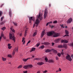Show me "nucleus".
Instances as JSON below:
<instances>
[{"label":"nucleus","instance_id":"1","mask_svg":"<svg viewBox=\"0 0 73 73\" xmlns=\"http://www.w3.org/2000/svg\"><path fill=\"white\" fill-rule=\"evenodd\" d=\"M47 35L48 36H52L53 35L54 37H56L60 36V34L56 33L53 31L48 32L47 33Z\"/></svg>","mask_w":73,"mask_h":73},{"label":"nucleus","instance_id":"2","mask_svg":"<svg viewBox=\"0 0 73 73\" xmlns=\"http://www.w3.org/2000/svg\"><path fill=\"white\" fill-rule=\"evenodd\" d=\"M37 19L36 20V21L35 23V24L36 25V27H37L38 24L40 23V21H39L38 19H39L40 20H42V15H40V14H39L38 16H37Z\"/></svg>","mask_w":73,"mask_h":73},{"label":"nucleus","instance_id":"3","mask_svg":"<svg viewBox=\"0 0 73 73\" xmlns=\"http://www.w3.org/2000/svg\"><path fill=\"white\" fill-rule=\"evenodd\" d=\"M9 39L10 40H12L14 41V42H15V40H16V38L15 37V35L13 34H11V33H9Z\"/></svg>","mask_w":73,"mask_h":73},{"label":"nucleus","instance_id":"4","mask_svg":"<svg viewBox=\"0 0 73 73\" xmlns=\"http://www.w3.org/2000/svg\"><path fill=\"white\" fill-rule=\"evenodd\" d=\"M47 15H48V9L47 8H46L44 11V19H45L47 16Z\"/></svg>","mask_w":73,"mask_h":73},{"label":"nucleus","instance_id":"5","mask_svg":"<svg viewBox=\"0 0 73 73\" xmlns=\"http://www.w3.org/2000/svg\"><path fill=\"white\" fill-rule=\"evenodd\" d=\"M29 23H32V21L33 20V21H35V18L32 17H29Z\"/></svg>","mask_w":73,"mask_h":73},{"label":"nucleus","instance_id":"6","mask_svg":"<svg viewBox=\"0 0 73 73\" xmlns=\"http://www.w3.org/2000/svg\"><path fill=\"white\" fill-rule=\"evenodd\" d=\"M66 58L67 60H68L70 61H71L72 60L70 56L69 55H68L67 56H66Z\"/></svg>","mask_w":73,"mask_h":73},{"label":"nucleus","instance_id":"7","mask_svg":"<svg viewBox=\"0 0 73 73\" xmlns=\"http://www.w3.org/2000/svg\"><path fill=\"white\" fill-rule=\"evenodd\" d=\"M18 50V48H15L14 50L13 51V55H14L15 54V52H16V51H17H17Z\"/></svg>","mask_w":73,"mask_h":73},{"label":"nucleus","instance_id":"8","mask_svg":"<svg viewBox=\"0 0 73 73\" xmlns=\"http://www.w3.org/2000/svg\"><path fill=\"white\" fill-rule=\"evenodd\" d=\"M65 33L66 35H65L64 36V37H65V36H66V37H68V36H69V35H68L69 34V32L68 30H65Z\"/></svg>","mask_w":73,"mask_h":73},{"label":"nucleus","instance_id":"9","mask_svg":"<svg viewBox=\"0 0 73 73\" xmlns=\"http://www.w3.org/2000/svg\"><path fill=\"white\" fill-rule=\"evenodd\" d=\"M72 21V18H70L67 21V23L68 24H70V23H71Z\"/></svg>","mask_w":73,"mask_h":73},{"label":"nucleus","instance_id":"10","mask_svg":"<svg viewBox=\"0 0 73 73\" xmlns=\"http://www.w3.org/2000/svg\"><path fill=\"white\" fill-rule=\"evenodd\" d=\"M42 45H50V43L48 42H44L42 43Z\"/></svg>","mask_w":73,"mask_h":73},{"label":"nucleus","instance_id":"11","mask_svg":"<svg viewBox=\"0 0 73 73\" xmlns=\"http://www.w3.org/2000/svg\"><path fill=\"white\" fill-rule=\"evenodd\" d=\"M62 42H64V43H68V41L66 40H61Z\"/></svg>","mask_w":73,"mask_h":73},{"label":"nucleus","instance_id":"12","mask_svg":"<svg viewBox=\"0 0 73 73\" xmlns=\"http://www.w3.org/2000/svg\"><path fill=\"white\" fill-rule=\"evenodd\" d=\"M44 64V63L42 62H40L38 63L37 64V65H42Z\"/></svg>","mask_w":73,"mask_h":73},{"label":"nucleus","instance_id":"13","mask_svg":"<svg viewBox=\"0 0 73 73\" xmlns=\"http://www.w3.org/2000/svg\"><path fill=\"white\" fill-rule=\"evenodd\" d=\"M45 35V30H44L41 33V36L42 37H43Z\"/></svg>","mask_w":73,"mask_h":73},{"label":"nucleus","instance_id":"14","mask_svg":"<svg viewBox=\"0 0 73 73\" xmlns=\"http://www.w3.org/2000/svg\"><path fill=\"white\" fill-rule=\"evenodd\" d=\"M48 62L49 63H53L54 62V60L51 59L49 60Z\"/></svg>","mask_w":73,"mask_h":73},{"label":"nucleus","instance_id":"15","mask_svg":"<svg viewBox=\"0 0 73 73\" xmlns=\"http://www.w3.org/2000/svg\"><path fill=\"white\" fill-rule=\"evenodd\" d=\"M52 49L50 50L49 49H47L45 51V52H52Z\"/></svg>","mask_w":73,"mask_h":73},{"label":"nucleus","instance_id":"16","mask_svg":"<svg viewBox=\"0 0 73 73\" xmlns=\"http://www.w3.org/2000/svg\"><path fill=\"white\" fill-rule=\"evenodd\" d=\"M52 50L53 53H57V50L54 49H52Z\"/></svg>","mask_w":73,"mask_h":73},{"label":"nucleus","instance_id":"17","mask_svg":"<svg viewBox=\"0 0 73 73\" xmlns=\"http://www.w3.org/2000/svg\"><path fill=\"white\" fill-rule=\"evenodd\" d=\"M9 15L10 17H12V11H11V10H10V11H9Z\"/></svg>","mask_w":73,"mask_h":73},{"label":"nucleus","instance_id":"18","mask_svg":"<svg viewBox=\"0 0 73 73\" xmlns=\"http://www.w3.org/2000/svg\"><path fill=\"white\" fill-rule=\"evenodd\" d=\"M23 68H24V69H28V68H29L28 65L27 66H23Z\"/></svg>","mask_w":73,"mask_h":73},{"label":"nucleus","instance_id":"19","mask_svg":"<svg viewBox=\"0 0 73 73\" xmlns=\"http://www.w3.org/2000/svg\"><path fill=\"white\" fill-rule=\"evenodd\" d=\"M10 29H11V30L12 31H13V32H14V33H15V30L13 29L12 27L10 28Z\"/></svg>","mask_w":73,"mask_h":73},{"label":"nucleus","instance_id":"20","mask_svg":"<svg viewBox=\"0 0 73 73\" xmlns=\"http://www.w3.org/2000/svg\"><path fill=\"white\" fill-rule=\"evenodd\" d=\"M35 49H36V48H32L31 49V50L30 51V52H33V51H35Z\"/></svg>","mask_w":73,"mask_h":73},{"label":"nucleus","instance_id":"21","mask_svg":"<svg viewBox=\"0 0 73 73\" xmlns=\"http://www.w3.org/2000/svg\"><path fill=\"white\" fill-rule=\"evenodd\" d=\"M59 40H60V39H58L56 40L55 42L56 43H57V42H59Z\"/></svg>","mask_w":73,"mask_h":73},{"label":"nucleus","instance_id":"22","mask_svg":"<svg viewBox=\"0 0 73 73\" xmlns=\"http://www.w3.org/2000/svg\"><path fill=\"white\" fill-rule=\"evenodd\" d=\"M58 48H64V46H63L62 45H59L58 46Z\"/></svg>","mask_w":73,"mask_h":73},{"label":"nucleus","instance_id":"23","mask_svg":"<svg viewBox=\"0 0 73 73\" xmlns=\"http://www.w3.org/2000/svg\"><path fill=\"white\" fill-rule=\"evenodd\" d=\"M65 48H66L67 47H68V46L67 45V44H64V45L63 46Z\"/></svg>","mask_w":73,"mask_h":73},{"label":"nucleus","instance_id":"24","mask_svg":"<svg viewBox=\"0 0 73 73\" xmlns=\"http://www.w3.org/2000/svg\"><path fill=\"white\" fill-rule=\"evenodd\" d=\"M28 60H29V58H27V59L24 58L23 59V61L25 62V61H27Z\"/></svg>","mask_w":73,"mask_h":73},{"label":"nucleus","instance_id":"25","mask_svg":"<svg viewBox=\"0 0 73 73\" xmlns=\"http://www.w3.org/2000/svg\"><path fill=\"white\" fill-rule=\"evenodd\" d=\"M2 60L3 61H6V60H7V58H4L3 57H2Z\"/></svg>","mask_w":73,"mask_h":73},{"label":"nucleus","instance_id":"26","mask_svg":"<svg viewBox=\"0 0 73 73\" xmlns=\"http://www.w3.org/2000/svg\"><path fill=\"white\" fill-rule=\"evenodd\" d=\"M36 35H37V32H35V33H34L33 35V37H35V36H36Z\"/></svg>","mask_w":73,"mask_h":73},{"label":"nucleus","instance_id":"27","mask_svg":"<svg viewBox=\"0 0 73 73\" xmlns=\"http://www.w3.org/2000/svg\"><path fill=\"white\" fill-rule=\"evenodd\" d=\"M28 67L29 68H32L33 67V66L31 65H28Z\"/></svg>","mask_w":73,"mask_h":73},{"label":"nucleus","instance_id":"28","mask_svg":"<svg viewBox=\"0 0 73 73\" xmlns=\"http://www.w3.org/2000/svg\"><path fill=\"white\" fill-rule=\"evenodd\" d=\"M57 56H58V57H60L61 55V54L60 53H58L57 54Z\"/></svg>","mask_w":73,"mask_h":73},{"label":"nucleus","instance_id":"29","mask_svg":"<svg viewBox=\"0 0 73 73\" xmlns=\"http://www.w3.org/2000/svg\"><path fill=\"white\" fill-rule=\"evenodd\" d=\"M5 29H6V28L5 27H3L1 28V29L3 31H4Z\"/></svg>","mask_w":73,"mask_h":73},{"label":"nucleus","instance_id":"30","mask_svg":"<svg viewBox=\"0 0 73 73\" xmlns=\"http://www.w3.org/2000/svg\"><path fill=\"white\" fill-rule=\"evenodd\" d=\"M13 24L15 26H17V24L16 23V22H13Z\"/></svg>","mask_w":73,"mask_h":73},{"label":"nucleus","instance_id":"31","mask_svg":"<svg viewBox=\"0 0 73 73\" xmlns=\"http://www.w3.org/2000/svg\"><path fill=\"white\" fill-rule=\"evenodd\" d=\"M45 60H46V62H47V61H48V58H47V57H45Z\"/></svg>","mask_w":73,"mask_h":73},{"label":"nucleus","instance_id":"32","mask_svg":"<svg viewBox=\"0 0 73 73\" xmlns=\"http://www.w3.org/2000/svg\"><path fill=\"white\" fill-rule=\"evenodd\" d=\"M53 24H57V21H55L53 22Z\"/></svg>","mask_w":73,"mask_h":73},{"label":"nucleus","instance_id":"33","mask_svg":"<svg viewBox=\"0 0 73 73\" xmlns=\"http://www.w3.org/2000/svg\"><path fill=\"white\" fill-rule=\"evenodd\" d=\"M2 15H3V12L1 11H0V17Z\"/></svg>","mask_w":73,"mask_h":73},{"label":"nucleus","instance_id":"34","mask_svg":"<svg viewBox=\"0 0 73 73\" xmlns=\"http://www.w3.org/2000/svg\"><path fill=\"white\" fill-rule=\"evenodd\" d=\"M45 47V46L44 45H42L40 47L42 49H43L44 47Z\"/></svg>","mask_w":73,"mask_h":73},{"label":"nucleus","instance_id":"35","mask_svg":"<svg viewBox=\"0 0 73 73\" xmlns=\"http://www.w3.org/2000/svg\"><path fill=\"white\" fill-rule=\"evenodd\" d=\"M28 30V28H27L25 30V32L27 33V31Z\"/></svg>","mask_w":73,"mask_h":73},{"label":"nucleus","instance_id":"36","mask_svg":"<svg viewBox=\"0 0 73 73\" xmlns=\"http://www.w3.org/2000/svg\"><path fill=\"white\" fill-rule=\"evenodd\" d=\"M22 68V66L20 65L19 66V67H18V69H19V68Z\"/></svg>","mask_w":73,"mask_h":73},{"label":"nucleus","instance_id":"37","mask_svg":"<svg viewBox=\"0 0 73 73\" xmlns=\"http://www.w3.org/2000/svg\"><path fill=\"white\" fill-rule=\"evenodd\" d=\"M9 57H10V58H12V55H8Z\"/></svg>","mask_w":73,"mask_h":73},{"label":"nucleus","instance_id":"38","mask_svg":"<svg viewBox=\"0 0 73 73\" xmlns=\"http://www.w3.org/2000/svg\"><path fill=\"white\" fill-rule=\"evenodd\" d=\"M4 19V17H2L1 18V21H3V20Z\"/></svg>","mask_w":73,"mask_h":73},{"label":"nucleus","instance_id":"39","mask_svg":"<svg viewBox=\"0 0 73 73\" xmlns=\"http://www.w3.org/2000/svg\"><path fill=\"white\" fill-rule=\"evenodd\" d=\"M0 37H1L2 38V37H4V34H1V36Z\"/></svg>","mask_w":73,"mask_h":73},{"label":"nucleus","instance_id":"40","mask_svg":"<svg viewBox=\"0 0 73 73\" xmlns=\"http://www.w3.org/2000/svg\"><path fill=\"white\" fill-rule=\"evenodd\" d=\"M56 60H59L58 57V56H57L56 57Z\"/></svg>","mask_w":73,"mask_h":73},{"label":"nucleus","instance_id":"41","mask_svg":"<svg viewBox=\"0 0 73 73\" xmlns=\"http://www.w3.org/2000/svg\"><path fill=\"white\" fill-rule=\"evenodd\" d=\"M27 33L26 32H25V34L24 35V36L26 37V36H27Z\"/></svg>","mask_w":73,"mask_h":73},{"label":"nucleus","instance_id":"42","mask_svg":"<svg viewBox=\"0 0 73 73\" xmlns=\"http://www.w3.org/2000/svg\"><path fill=\"white\" fill-rule=\"evenodd\" d=\"M70 45L71 46H72L73 48V43H72L70 44Z\"/></svg>","mask_w":73,"mask_h":73},{"label":"nucleus","instance_id":"43","mask_svg":"<svg viewBox=\"0 0 73 73\" xmlns=\"http://www.w3.org/2000/svg\"><path fill=\"white\" fill-rule=\"evenodd\" d=\"M35 60H40V59H39V58H35Z\"/></svg>","mask_w":73,"mask_h":73},{"label":"nucleus","instance_id":"44","mask_svg":"<svg viewBox=\"0 0 73 73\" xmlns=\"http://www.w3.org/2000/svg\"><path fill=\"white\" fill-rule=\"evenodd\" d=\"M60 54L62 55H64V53L63 52H61Z\"/></svg>","mask_w":73,"mask_h":73},{"label":"nucleus","instance_id":"45","mask_svg":"<svg viewBox=\"0 0 73 73\" xmlns=\"http://www.w3.org/2000/svg\"><path fill=\"white\" fill-rule=\"evenodd\" d=\"M12 48V46H9L8 47V48L9 49H11V48Z\"/></svg>","mask_w":73,"mask_h":73},{"label":"nucleus","instance_id":"46","mask_svg":"<svg viewBox=\"0 0 73 73\" xmlns=\"http://www.w3.org/2000/svg\"><path fill=\"white\" fill-rule=\"evenodd\" d=\"M30 42H31V40H29L27 42V45H28V44H29V43H30Z\"/></svg>","mask_w":73,"mask_h":73},{"label":"nucleus","instance_id":"47","mask_svg":"<svg viewBox=\"0 0 73 73\" xmlns=\"http://www.w3.org/2000/svg\"><path fill=\"white\" fill-rule=\"evenodd\" d=\"M40 43L38 44H36L37 46H38L40 45Z\"/></svg>","mask_w":73,"mask_h":73},{"label":"nucleus","instance_id":"48","mask_svg":"<svg viewBox=\"0 0 73 73\" xmlns=\"http://www.w3.org/2000/svg\"><path fill=\"white\" fill-rule=\"evenodd\" d=\"M23 72L24 73H27L28 71H23Z\"/></svg>","mask_w":73,"mask_h":73},{"label":"nucleus","instance_id":"49","mask_svg":"<svg viewBox=\"0 0 73 73\" xmlns=\"http://www.w3.org/2000/svg\"><path fill=\"white\" fill-rule=\"evenodd\" d=\"M0 24L1 25H3V24H4V22H2Z\"/></svg>","mask_w":73,"mask_h":73},{"label":"nucleus","instance_id":"50","mask_svg":"<svg viewBox=\"0 0 73 73\" xmlns=\"http://www.w3.org/2000/svg\"><path fill=\"white\" fill-rule=\"evenodd\" d=\"M24 40H25V38H22V42H23V41H24Z\"/></svg>","mask_w":73,"mask_h":73},{"label":"nucleus","instance_id":"51","mask_svg":"<svg viewBox=\"0 0 73 73\" xmlns=\"http://www.w3.org/2000/svg\"><path fill=\"white\" fill-rule=\"evenodd\" d=\"M8 46H11V44H8Z\"/></svg>","mask_w":73,"mask_h":73},{"label":"nucleus","instance_id":"52","mask_svg":"<svg viewBox=\"0 0 73 73\" xmlns=\"http://www.w3.org/2000/svg\"><path fill=\"white\" fill-rule=\"evenodd\" d=\"M49 24V22H48V23H47L46 24V26H48V25Z\"/></svg>","mask_w":73,"mask_h":73},{"label":"nucleus","instance_id":"53","mask_svg":"<svg viewBox=\"0 0 73 73\" xmlns=\"http://www.w3.org/2000/svg\"><path fill=\"white\" fill-rule=\"evenodd\" d=\"M59 72H61V68H59Z\"/></svg>","mask_w":73,"mask_h":73},{"label":"nucleus","instance_id":"54","mask_svg":"<svg viewBox=\"0 0 73 73\" xmlns=\"http://www.w3.org/2000/svg\"><path fill=\"white\" fill-rule=\"evenodd\" d=\"M54 45V42H52V46H53V45Z\"/></svg>","mask_w":73,"mask_h":73},{"label":"nucleus","instance_id":"55","mask_svg":"<svg viewBox=\"0 0 73 73\" xmlns=\"http://www.w3.org/2000/svg\"><path fill=\"white\" fill-rule=\"evenodd\" d=\"M49 23V24H52V21H50L49 22H48Z\"/></svg>","mask_w":73,"mask_h":73},{"label":"nucleus","instance_id":"56","mask_svg":"<svg viewBox=\"0 0 73 73\" xmlns=\"http://www.w3.org/2000/svg\"><path fill=\"white\" fill-rule=\"evenodd\" d=\"M3 37L4 39H5V40H6V39H7V38H6V37H4V36H3Z\"/></svg>","mask_w":73,"mask_h":73},{"label":"nucleus","instance_id":"57","mask_svg":"<svg viewBox=\"0 0 73 73\" xmlns=\"http://www.w3.org/2000/svg\"><path fill=\"white\" fill-rule=\"evenodd\" d=\"M47 72V71H44L43 72L44 73H46Z\"/></svg>","mask_w":73,"mask_h":73},{"label":"nucleus","instance_id":"58","mask_svg":"<svg viewBox=\"0 0 73 73\" xmlns=\"http://www.w3.org/2000/svg\"><path fill=\"white\" fill-rule=\"evenodd\" d=\"M54 26L52 25L51 26L52 28H54Z\"/></svg>","mask_w":73,"mask_h":73},{"label":"nucleus","instance_id":"59","mask_svg":"<svg viewBox=\"0 0 73 73\" xmlns=\"http://www.w3.org/2000/svg\"><path fill=\"white\" fill-rule=\"evenodd\" d=\"M1 38L2 37L0 36V42L1 41Z\"/></svg>","mask_w":73,"mask_h":73},{"label":"nucleus","instance_id":"60","mask_svg":"<svg viewBox=\"0 0 73 73\" xmlns=\"http://www.w3.org/2000/svg\"><path fill=\"white\" fill-rule=\"evenodd\" d=\"M25 41L24 40L23 42V44H25Z\"/></svg>","mask_w":73,"mask_h":73},{"label":"nucleus","instance_id":"61","mask_svg":"<svg viewBox=\"0 0 73 73\" xmlns=\"http://www.w3.org/2000/svg\"><path fill=\"white\" fill-rule=\"evenodd\" d=\"M61 27H63V25H60Z\"/></svg>","mask_w":73,"mask_h":73},{"label":"nucleus","instance_id":"62","mask_svg":"<svg viewBox=\"0 0 73 73\" xmlns=\"http://www.w3.org/2000/svg\"><path fill=\"white\" fill-rule=\"evenodd\" d=\"M71 57H72V58H73V55H72L71 56Z\"/></svg>","mask_w":73,"mask_h":73},{"label":"nucleus","instance_id":"63","mask_svg":"<svg viewBox=\"0 0 73 73\" xmlns=\"http://www.w3.org/2000/svg\"><path fill=\"white\" fill-rule=\"evenodd\" d=\"M20 36H22V34H21L20 35Z\"/></svg>","mask_w":73,"mask_h":73},{"label":"nucleus","instance_id":"64","mask_svg":"<svg viewBox=\"0 0 73 73\" xmlns=\"http://www.w3.org/2000/svg\"><path fill=\"white\" fill-rule=\"evenodd\" d=\"M36 73H40V71H38Z\"/></svg>","mask_w":73,"mask_h":73}]
</instances>
